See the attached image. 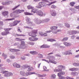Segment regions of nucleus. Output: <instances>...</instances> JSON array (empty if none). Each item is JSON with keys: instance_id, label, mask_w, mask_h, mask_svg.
<instances>
[{"instance_id": "1", "label": "nucleus", "mask_w": 79, "mask_h": 79, "mask_svg": "<svg viewBox=\"0 0 79 79\" xmlns=\"http://www.w3.org/2000/svg\"><path fill=\"white\" fill-rule=\"evenodd\" d=\"M32 32L29 33V35L32 36L29 38V40L30 41H36L38 40V38L36 37L37 36L36 34L37 33V30H34L31 31Z\"/></svg>"}, {"instance_id": "2", "label": "nucleus", "mask_w": 79, "mask_h": 79, "mask_svg": "<svg viewBox=\"0 0 79 79\" xmlns=\"http://www.w3.org/2000/svg\"><path fill=\"white\" fill-rule=\"evenodd\" d=\"M48 58L49 59V61L48 60H47V62H48V63L49 62L53 63L54 64H56V62L54 61L55 60V58L54 57L52 56H49L48 57Z\"/></svg>"}, {"instance_id": "3", "label": "nucleus", "mask_w": 79, "mask_h": 79, "mask_svg": "<svg viewBox=\"0 0 79 79\" xmlns=\"http://www.w3.org/2000/svg\"><path fill=\"white\" fill-rule=\"evenodd\" d=\"M47 5L46 4L45 2H40L39 3V6H36L37 8H41V7H44V6H46Z\"/></svg>"}, {"instance_id": "4", "label": "nucleus", "mask_w": 79, "mask_h": 79, "mask_svg": "<svg viewBox=\"0 0 79 79\" xmlns=\"http://www.w3.org/2000/svg\"><path fill=\"white\" fill-rule=\"evenodd\" d=\"M4 30L5 31L2 32L1 33L2 35H6L10 33V32H9L8 31L11 30V28H5L4 29Z\"/></svg>"}, {"instance_id": "5", "label": "nucleus", "mask_w": 79, "mask_h": 79, "mask_svg": "<svg viewBox=\"0 0 79 79\" xmlns=\"http://www.w3.org/2000/svg\"><path fill=\"white\" fill-rule=\"evenodd\" d=\"M23 69L28 68V71H31V70H32V69H33V67H31L30 66L28 65H24L23 66Z\"/></svg>"}, {"instance_id": "6", "label": "nucleus", "mask_w": 79, "mask_h": 79, "mask_svg": "<svg viewBox=\"0 0 79 79\" xmlns=\"http://www.w3.org/2000/svg\"><path fill=\"white\" fill-rule=\"evenodd\" d=\"M34 22L35 23L37 24H40L41 23H45V20L43 21L42 20H40V19H39L37 18H35L34 20Z\"/></svg>"}, {"instance_id": "7", "label": "nucleus", "mask_w": 79, "mask_h": 79, "mask_svg": "<svg viewBox=\"0 0 79 79\" xmlns=\"http://www.w3.org/2000/svg\"><path fill=\"white\" fill-rule=\"evenodd\" d=\"M24 10H16L15 11H14L13 12V13H17V14H19L23 13V12H24Z\"/></svg>"}, {"instance_id": "8", "label": "nucleus", "mask_w": 79, "mask_h": 79, "mask_svg": "<svg viewBox=\"0 0 79 79\" xmlns=\"http://www.w3.org/2000/svg\"><path fill=\"white\" fill-rule=\"evenodd\" d=\"M13 76V73L11 72L6 73L4 75V76L6 77H10V76Z\"/></svg>"}, {"instance_id": "9", "label": "nucleus", "mask_w": 79, "mask_h": 79, "mask_svg": "<svg viewBox=\"0 0 79 79\" xmlns=\"http://www.w3.org/2000/svg\"><path fill=\"white\" fill-rule=\"evenodd\" d=\"M13 66L15 68H19L21 67V65L19 64H17L16 63H15L13 64Z\"/></svg>"}, {"instance_id": "10", "label": "nucleus", "mask_w": 79, "mask_h": 79, "mask_svg": "<svg viewBox=\"0 0 79 79\" xmlns=\"http://www.w3.org/2000/svg\"><path fill=\"white\" fill-rule=\"evenodd\" d=\"M20 46L22 47V48L24 49L25 48V42L24 41H22L21 42Z\"/></svg>"}, {"instance_id": "11", "label": "nucleus", "mask_w": 79, "mask_h": 79, "mask_svg": "<svg viewBox=\"0 0 79 79\" xmlns=\"http://www.w3.org/2000/svg\"><path fill=\"white\" fill-rule=\"evenodd\" d=\"M37 14L38 15L40 16H42L44 15V13L41 10H39L37 12Z\"/></svg>"}, {"instance_id": "12", "label": "nucleus", "mask_w": 79, "mask_h": 79, "mask_svg": "<svg viewBox=\"0 0 79 79\" xmlns=\"http://www.w3.org/2000/svg\"><path fill=\"white\" fill-rule=\"evenodd\" d=\"M58 68L59 69H61V71H62V69H65V67L62 65L58 66Z\"/></svg>"}, {"instance_id": "13", "label": "nucleus", "mask_w": 79, "mask_h": 79, "mask_svg": "<svg viewBox=\"0 0 79 79\" xmlns=\"http://www.w3.org/2000/svg\"><path fill=\"white\" fill-rule=\"evenodd\" d=\"M50 46L47 45L46 44H44L43 45L40 46V48H49Z\"/></svg>"}, {"instance_id": "14", "label": "nucleus", "mask_w": 79, "mask_h": 79, "mask_svg": "<svg viewBox=\"0 0 79 79\" xmlns=\"http://www.w3.org/2000/svg\"><path fill=\"white\" fill-rule=\"evenodd\" d=\"M78 70H79V68H73L69 69V71H78Z\"/></svg>"}, {"instance_id": "15", "label": "nucleus", "mask_w": 79, "mask_h": 79, "mask_svg": "<svg viewBox=\"0 0 79 79\" xmlns=\"http://www.w3.org/2000/svg\"><path fill=\"white\" fill-rule=\"evenodd\" d=\"M64 74H65V72H61L58 73V76L59 77H61V75H64Z\"/></svg>"}, {"instance_id": "16", "label": "nucleus", "mask_w": 79, "mask_h": 79, "mask_svg": "<svg viewBox=\"0 0 79 79\" xmlns=\"http://www.w3.org/2000/svg\"><path fill=\"white\" fill-rule=\"evenodd\" d=\"M51 14L52 16H55L56 15V12L54 10H52L51 12Z\"/></svg>"}, {"instance_id": "17", "label": "nucleus", "mask_w": 79, "mask_h": 79, "mask_svg": "<svg viewBox=\"0 0 79 79\" xmlns=\"http://www.w3.org/2000/svg\"><path fill=\"white\" fill-rule=\"evenodd\" d=\"M21 22L20 21H18V20H15L13 22V23L14 24L15 26H16L18 23H20Z\"/></svg>"}, {"instance_id": "18", "label": "nucleus", "mask_w": 79, "mask_h": 79, "mask_svg": "<svg viewBox=\"0 0 79 79\" xmlns=\"http://www.w3.org/2000/svg\"><path fill=\"white\" fill-rule=\"evenodd\" d=\"M20 73L21 75L23 76H26V73H25L24 71H21Z\"/></svg>"}, {"instance_id": "19", "label": "nucleus", "mask_w": 79, "mask_h": 79, "mask_svg": "<svg viewBox=\"0 0 79 79\" xmlns=\"http://www.w3.org/2000/svg\"><path fill=\"white\" fill-rule=\"evenodd\" d=\"M37 12V9H34L32 10L31 13H35Z\"/></svg>"}, {"instance_id": "20", "label": "nucleus", "mask_w": 79, "mask_h": 79, "mask_svg": "<svg viewBox=\"0 0 79 79\" xmlns=\"http://www.w3.org/2000/svg\"><path fill=\"white\" fill-rule=\"evenodd\" d=\"M10 52H15V51L16 52H19V49H11L10 50Z\"/></svg>"}, {"instance_id": "21", "label": "nucleus", "mask_w": 79, "mask_h": 79, "mask_svg": "<svg viewBox=\"0 0 79 79\" xmlns=\"http://www.w3.org/2000/svg\"><path fill=\"white\" fill-rule=\"evenodd\" d=\"M30 53L31 54H32V55H36L38 53L37 52L34 51H31L30 52Z\"/></svg>"}, {"instance_id": "22", "label": "nucleus", "mask_w": 79, "mask_h": 79, "mask_svg": "<svg viewBox=\"0 0 79 79\" xmlns=\"http://www.w3.org/2000/svg\"><path fill=\"white\" fill-rule=\"evenodd\" d=\"M58 28V27L56 26H52L50 27L51 29V30H54Z\"/></svg>"}, {"instance_id": "23", "label": "nucleus", "mask_w": 79, "mask_h": 79, "mask_svg": "<svg viewBox=\"0 0 79 79\" xmlns=\"http://www.w3.org/2000/svg\"><path fill=\"white\" fill-rule=\"evenodd\" d=\"M76 2H71L70 3L69 5L71 6H74Z\"/></svg>"}, {"instance_id": "24", "label": "nucleus", "mask_w": 79, "mask_h": 79, "mask_svg": "<svg viewBox=\"0 0 79 79\" xmlns=\"http://www.w3.org/2000/svg\"><path fill=\"white\" fill-rule=\"evenodd\" d=\"M24 14L25 15H33V14H31L30 13H29L28 12H24Z\"/></svg>"}, {"instance_id": "25", "label": "nucleus", "mask_w": 79, "mask_h": 79, "mask_svg": "<svg viewBox=\"0 0 79 79\" xmlns=\"http://www.w3.org/2000/svg\"><path fill=\"white\" fill-rule=\"evenodd\" d=\"M8 14V11H5L2 12V15L4 16H6Z\"/></svg>"}, {"instance_id": "26", "label": "nucleus", "mask_w": 79, "mask_h": 79, "mask_svg": "<svg viewBox=\"0 0 79 79\" xmlns=\"http://www.w3.org/2000/svg\"><path fill=\"white\" fill-rule=\"evenodd\" d=\"M27 8L28 10H30V9H33L34 8V7L33 6H31L29 5L27 6Z\"/></svg>"}, {"instance_id": "27", "label": "nucleus", "mask_w": 79, "mask_h": 79, "mask_svg": "<svg viewBox=\"0 0 79 79\" xmlns=\"http://www.w3.org/2000/svg\"><path fill=\"white\" fill-rule=\"evenodd\" d=\"M38 57L40 58H43V55L42 54H39L38 55Z\"/></svg>"}, {"instance_id": "28", "label": "nucleus", "mask_w": 79, "mask_h": 79, "mask_svg": "<svg viewBox=\"0 0 79 79\" xmlns=\"http://www.w3.org/2000/svg\"><path fill=\"white\" fill-rule=\"evenodd\" d=\"M54 72H60L61 71V69H55L54 70Z\"/></svg>"}, {"instance_id": "29", "label": "nucleus", "mask_w": 79, "mask_h": 79, "mask_svg": "<svg viewBox=\"0 0 79 79\" xmlns=\"http://www.w3.org/2000/svg\"><path fill=\"white\" fill-rule=\"evenodd\" d=\"M63 44L65 45L66 47H68V46H69V44L67 42H64L63 43Z\"/></svg>"}, {"instance_id": "30", "label": "nucleus", "mask_w": 79, "mask_h": 79, "mask_svg": "<svg viewBox=\"0 0 79 79\" xmlns=\"http://www.w3.org/2000/svg\"><path fill=\"white\" fill-rule=\"evenodd\" d=\"M71 74L73 76H76V74H77V73L76 72H73L71 73Z\"/></svg>"}, {"instance_id": "31", "label": "nucleus", "mask_w": 79, "mask_h": 79, "mask_svg": "<svg viewBox=\"0 0 79 79\" xmlns=\"http://www.w3.org/2000/svg\"><path fill=\"white\" fill-rule=\"evenodd\" d=\"M68 39V38L67 37L64 38L62 40V42H63V41H66V40H67Z\"/></svg>"}, {"instance_id": "32", "label": "nucleus", "mask_w": 79, "mask_h": 79, "mask_svg": "<svg viewBox=\"0 0 79 79\" xmlns=\"http://www.w3.org/2000/svg\"><path fill=\"white\" fill-rule=\"evenodd\" d=\"M65 26L66 27H68V28H69L70 27V25H69V24L68 23H65Z\"/></svg>"}, {"instance_id": "33", "label": "nucleus", "mask_w": 79, "mask_h": 79, "mask_svg": "<svg viewBox=\"0 0 79 79\" xmlns=\"http://www.w3.org/2000/svg\"><path fill=\"white\" fill-rule=\"evenodd\" d=\"M61 30H58L56 31H55L54 32H53V34H56L58 32H61Z\"/></svg>"}, {"instance_id": "34", "label": "nucleus", "mask_w": 79, "mask_h": 79, "mask_svg": "<svg viewBox=\"0 0 79 79\" xmlns=\"http://www.w3.org/2000/svg\"><path fill=\"white\" fill-rule=\"evenodd\" d=\"M51 8L53 9H55V8H56V6L54 5H53L51 6Z\"/></svg>"}, {"instance_id": "35", "label": "nucleus", "mask_w": 79, "mask_h": 79, "mask_svg": "<svg viewBox=\"0 0 79 79\" xmlns=\"http://www.w3.org/2000/svg\"><path fill=\"white\" fill-rule=\"evenodd\" d=\"M19 6H20V5H19L18 6H16L14 8H13L12 9V11H13V10H16V8H18V7H19Z\"/></svg>"}, {"instance_id": "36", "label": "nucleus", "mask_w": 79, "mask_h": 79, "mask_svg": "<svg viewBox=\"0 0 79 79\" xmlns=\"http://www.w3.org/2000/svg\"><path fill=\"white\" fill-rule=\"evenodd\" d=\"M52 78L53 79H55L56 77V75L55 74H52L51 76Z\"/></svg>"}, {"instance_id": "37", "label": "nucleus", "mask_w": 79, "mask_h": 79, "mask_svg": "<svg viewBox=\"0 0 79 79\" xmlns=\"http://www.w3.org/2000/svg\"><path fill=\"white\" fill-rule=\"evenodd\" d=\"M9 26L10 27H13L15 26V25L14 24V23H9Z\"/></svg>"}, {"instance_id": "38", "label": "nucleus", "mask_w": 79, "mask_h": 79, "mask_svg": "<svg viewBox=\"0 0 79 79\" xmlns=\"http://www.w3.org/2000/svg\"><path fill=\"white\" fill-rule=\"evenodd\" d=\"M73 66H79V63H75L73 64Z\"/></svg>"}, {"instance_id": "39", "label": "nucleus", "mask_w": 79, "mask_h": 79, "mask_svg": "<svg viewBox=\"0 0 79 79\" xmlns=\"http://www.w3.org/2000/svg\"><path fill=\"white\" fill-rule=\"evenodd\" d=\"M15 19L12 18V19H6V21H12V20H14Z\"/></svg>"}, {"instance_id": "40", "label": "nucleus", "mask_w": 79, "mask_h": 79, "mask_svg": "<svg viewBox=\"0 0 79 79\" xmlns=\"http://www.w3.org/2000/svg\"><path fill=\"white\" fill-rule=\"evenodd\" d=\"M35 72H30L28 73V75H31V74H35Z\"/></svg>"}, {"instance_id": "41", "label": "nucleus", "mask_w": 79, "mask_h": 79, "mask_svg": "<svg viewBox=\"0 0 79 79\" xmlns=\"http://www.w3.org/2000/svg\"><path fill=\"white\" fill-rule=\"evenodd\" d=\"M56 3V1H54L52 2H51V3L50 4H48V5L49 6L50 5H52V4H54V3Z\"/></svg>"}, {"instance_id": "42", "label": "nucleus", "mask_w": 79, "mask_h": 79, "mask_svg": "<svg viewBox=\"0 0 79 79\" xmlns=\"http://www.w3.org/2000/svg\"><path fill=\"white\" fill-rule=\"evenodd\" d=\"M38 76L39 77H44V75H41L39 74H38Z\"/></svg>"}, {"instance_id": "43", "label": "nucleus", "mask_w": 79, "mask_h": 79, "mask_svg": "<svg viewBox=\"0 0 79 79\" xmlns=\"http://www.w3.org/2000/svg\"><path fill=\"white\" fill-rule=\"evenodd\" d=\"M77 33V31H72V34H76Z\"/></svg>"}, {"instance_id": "44", "label": "nucleus", "mask_w": 79, "mask_h": 79, "mask_svg": "<svg viewBox=\"0 0 79 79\" xmlns=\"http://www.w3.org/2000/svg\"><path fill=\"white\" fill-rule=\"evenodd\" d=\"M16 35H17V36H18V37H19V36H24V35H19L17 34H16Z\"/></svg>"}, {"instance_id": "45", "label": "nucleus", "mask_w": 79, "mask_h": 79, "mask_svg": "<svg viewBox=\"0 0 79 79\" xmlns=\"http://www.w3.org/2000/svg\"><path fill=\"white\" fill-rule=\"evenodd\" d=\"M21 58L23 60H26V57L24 56H22V57H21Z\"/></svg>"}, {"instance_id": "46", "label": "nucleus", "mask_w": 79, "mask_h": 79, "mask_svg": "<svg viewBox=\"0 0 79 79\" xmlns=\"http://www.w3.org/2000/svg\"><path fill=\"white\" fill-rule=\"evenodd\" d=\"M72 52L68 51L67 52V55H72Z\"/></svg>"}, {"instance_id": "47", "label": "nucleus", "mask_w": 79, "mask_h": 79, "mask_svg": "<svg viewBox=\"0 0 79 79\" xmlns=\"http://www.w3.org/2000/svg\"><path fill=\"white\" fill-rule=\"evenodd\" d=\"M15 58V56H10V58H11V59H14Z\"/></svg>"}, {"instance_id": "48", "label": "nucleus", "mask_w": 79, "mask_h": 79, "mask_svg": "<svg viewBox=\"0 0 79 79\" xmlns=\"http://www.w3.org/2000/svg\"><path fill=\"white\" fill-rule=\"evenodd\" d=\"M75 8L76 9H79V5L78 6H74Z\"/></svg>"}, {"instance_id": "49", "label": "nucleus", "mask_w": 79, "mask_h": 79, "mask_svg": "<svg viewBox=\"0 0 79 79\" xmlns=\"http://www.w3.org/2000/svg\"><path fill=\"white\" fill-rule=\"evenodd\" d=\"M49 41H50V42H53V41H55V40L54 39H49Z\"/></svg>"}, {"instance_id": "50", "label": "nucleus", "mask_w": 79, "mask_h": 79, "mask_svg": "<svg viewBox=\"0 0 79 79\" xmlns=\"http://www.w3.org/2000/svg\"><path fill=\"white\" fill-rule=\"evenodd\" d=\"M66 79H74V78L70 77H66Z\"/></svg>"}, {"instance_id": "51", "label": "nucleus", "mask_w": 79, "mask_h": 79, "mask_svg": "<svg viewBox=\"0 0 79 79\" xmlns=\"http://www.w3.org/2000/svg\"><path fill=\"white\" fill-rule=\"evenodd\" d=\"M44 71H47V67L45 66H44Z\"/></svg>"}, {"instance_id": "52", "label": "nucleus", "mask_w": 79, "mask_h": 79, "mask_svg": "<svg viewBox=\"0 0 79 79\" xmlns=\"http://www.w3.org/2000/svg\"><path fill=\"white\" fill-rule=\"evenodd\" d=\"M43 36L44 37H45L46 36H47V34L46 33H44V34H43Z\"/></svg>"}, {"instance_id": "53", "label": "nucleus", "mask_w": 79, "mask_h": 79, "mask_svg": "<svg viewBox=\"0 0 79 79\" xmlns=\"http://www.w3.org/2000/svg\"><path fill=\"white\" fill-rule=\"evenodd\" d=\"M39 34H40V35L42 36H43V34L42 32H40L39 33Z\"/></svg>"}, {"instance_id": "54", "label": "nucleus", "mask_w": 79, "mask_h": 79, "mask_svg": "<svg viewBox=\"0 0 79 79\" xmlns=\"http://www.w3.org/2000/svg\"><path fill=\"white\" fill-rule=\"evenodd\" d=\"M17 31H18V32H22V31L21 30V29H18Z\"/></svg>"}, {"instance_id": "55", "label": "nucleus", "mask_w": 79, "mask_h": 79, "mask_svg": "<svg viewBox=\"0 0 79 79\" xmlns=\"http://www.w3.org/2000/svg\"><path fill=\"white\" fill-rule=\"evenodd\" d=\"M3 22L0 21V26H2V25H3Z\"/></svg>"}, {"instance_id": "56", "label": "nucleus", "mask_w": 79, "mask_h": 79, "mask_svg": "<svg viewBox=\"0 0 79 79\" xmlns=\"http://www.w3.org/2000/svg\"><path fill=\"white\" fill-rule=\"evenodd\" d=\"M35 44V43L34 42H31V43L30 44V45H34Z\"/></svg>"}, {"instance_id": "57", "label": "nucleus", "mask_w": 79, "mask_h": 79, "mask_svg": "<svg viewBox=\"0 0 79 79\" xmlns=\"http://www.w3.org/2000/svg\"><path fill=\"white\" fill-rule=\"evenodd\" d=\"M52 32V30H50L47 31L46 33H50V32Z\"/></svg>"}, {"instance_id": "58", "label": "nucleus", "mask_w": 79, "mask_h": 79, "mask_svg": "<svg viewBox=\"0 0 79 79\" xmlns=\"http://www.w3.org/2000/svg\"><path fill=\"white\" fill-rule=\"evenodd\" d=\"M41 63L39 64L38 65V68H40V64H41Z\"/></svg>"}, {"instance_id": "59", "label": "nucleus", "mask_w": 79, "mask_h": 79, "mask_svg": "<svg viewBox=\"0 0 79 79\" xmlns=\"http://www.w3.org/2000/svg\"><path fill=\"white\" fill-rule=\"evenodd\" d=\"M76 58H79V55H77L75 56Z\"/></svg>"}, {"instance_id": "60", "label": "nucleus", "mask_w": 79, "mask_h": 79, "mask_svg": "<svg viewBox=\"0 0 79 79\" xmlns=\"http://www.w3.org/2000/svg\"><path fill=\"white\" fill-rule=\"evenodd\" d=\"M20 39L19 38H16L15 40H20Z\"/></svg>"}, {"instance_id": "61", "label": "nucleus", "mask_w": 79, "mask_h": 79, "mask_svg": "<svg viewBox=\"0 0 79 79\" xmlns=\"http://www.w3.org/2000/svg\"><path fill=\"white\" fill-rule=\"evenodd\" d=\"M7 72H8L6 71H4V72H3V74H5L6 73H7Z\"/></svg>"}, {"instance_id": "62", "label": "nucleus", "mask_w": 79, "mask_h": 79, "mask_svg": "<svg viewBox=\"0 0 79 79\" xmlns=\"http://www.w3.org/2000/svg\"><path fill=\"white\" fill-rule=\"evenodd\" d=\"M59 79H65V77H62L61 78H59Z\"/></svg>"}, {"instance_id": "63", "label": "nucleus", "mask_w": 79, "mask_h": 79, "mask_svg": "<svg viewBox=\"0 0 79 79\" xmlns=\"http://www.w3.org/2000/svg\"><path fill=\"white\" fill-rule=\"evenodd\" d=\"M43 2H48V1L46 0H43Z\"/></svg>"}, {"instance_id": "64", "label": "nucleus", "mask_w": 79, "mask_h": 79, "mask_svg": "<svg viewBox=\"0 0 79 79\" xmlns=\"http://www.w3.org/2000/svg\"><path fill=\"white\" fill-rule=\"evenodd\" d=\"M20 79H27L25 77H22L20 78Z\"/></svg>"}]
</instances>
